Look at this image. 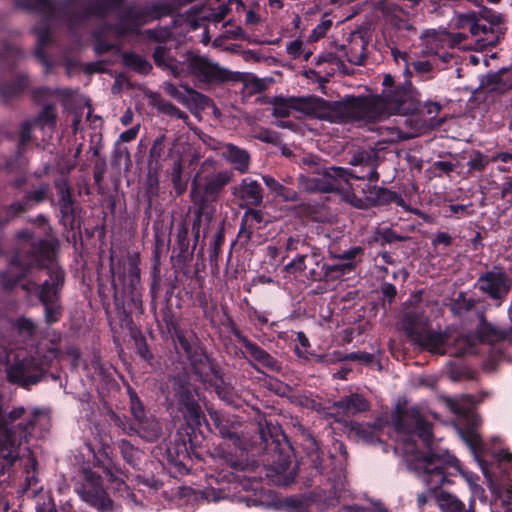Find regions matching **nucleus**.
Wrapping results in <instances>:
<instances>
[{
    "label": "nucleus",
    "mask_w": 512,
    "mask_h": 512,
    "mask_svg": "<svg viewBox=\"0 0 512 512\" xmlns=\"http://www.w3.org/2000/svg\"><path fill=\"white\" fill-rule=\"evenodd\" d=\"M261 460L272 472L284 475L283 484L294 483L297 470L309 476L321 475L325 470V453L314 435L302 428L300 450H296L278 425L266 422L259 425Z\"/></svg>",
    "instance_id": "f257e3e1"
},
{
    "label": "nucleus",
    "mask_w": 512,
    "mask_h": 512,
    "mask_svg": "<svg viewBox=\"0 0 512 512\" xmlns=\"http://www.w3.org/2000/svg\"><path fill=\"white\" fill-rule=\"evenodd\" d=\"M59 238L34 240V269L44 278L34 282V297L42 307L43 321L47 326L59 323L65 312L62 301L67 274L60 263Z\"/></svg>",
    "instance_id": "f03ea898"
},
{
    "label": "nucleus",
    "mask_w": 512,
    "mask_h": 512,
    "mask_svg": "<svg viewBox=\"0 0 512 512\" xmlns=\"http://www.w3.org/2000/svg\"><path fill=\"white\" fill-rule=\"evenodd\" d=\"M379 97L349 96L341 101H328L320 97L275 98L273 115L289 117L291 109L331 123L358 122L359 119H373L377 115Z\"/></svg>",
    "instance_id": "7ed1b4c3"
},
{
    "label": "nucleus",
    "mask_w": 512,
    "mask_h": 512,
    "mask_svg": "<svg viewBox=\"0 0 512 512\" xmlns=\"http://www.w3.org/2000/svg\"><path fill=\"white\" fill-rule=\"evenodd\" d=\"M380 94L367 95L366 97H379L381 99L376 110L377 115L373 119H359L358 122L375 123L393 115L412 116L426 114L436 116L442 106L437 101H421L420 91L412 84L411 80L396 82L391 74H385L382 80Z\"/></svg>",
    "instance_id": "20e7f679"
},
{
    "label": "nucleus",
    "mask_w": 512,
    "mask_h": 512,
    "mask_svg": "<svg viewBox=\"0 0 512 512\" xmlns=\"http://www.w3.org/2000/svg\"><path fill=\"white\" fill-rule=\"evenodd\" d=\"M212 424L224 440L213 448L210 455L219 462L222 469L231 468L236 471L244 469L243 440L239 434L241 423L218 412L209 414Z\"/></svg>",
    "instance_id": "39448f33"
},
{
    "label": "nucleus",
    "mask_w": 512,
    "mask_h": 512,
    "mask_svg": "<svg viewBox=\"0 0 512 512\" xmlns=\"http://www.w3.org/2000/svg\"><path fill=\"white\" fill-rule=\"evenodd\" d=\"M459 24L462 28H468L475 37L476 50L495 47L507 30L504 15L485 6H481L477 13L460 15Z\"/></svg>",
    "instance_id": "423d86ee"
},
{
    "label": "nucleus",
    "mask_w": 512,
    "mask_h": 512,
    "mask_svg": "<svg viewBox=\"0 0 512 512\" xmlns=\"http://www.w3.org/2000/svg\"><path fill=\"white\" fill-rule=\"evenodd\" d=\"M188 3L184 0H172L171 2L152 3L143 7L128 6L120 14L119 21L109 25V29L120 37L138 33L141 26L153 20L171 16Z\"/></svg>",
    "instance_id": "0eeeda50"
},
{
    "label": "nucleus",
    "mask_w": 512,
    "mask_h": 512,
    "mask_svg": "<svg viewBox=\"0 0 512 512\" xmlns=\"http://www.w3.org/2000/svg\"><path fill=\"white\" fill-rule=\"evenodd\" d=\"M172 340L179 359L185 360L197 377H207V371L217 361L211 358L197 334L179 326L173 327Z\"/></svg>",
    "instance_id": "6e6552de"
},
{
    "label": "nucleus",
    "mask_w": 512,
    "mask_h": 512,
    "mask_svg": "<svg viewBox=\"0 0 512 512\" xmlns=\"http://www.w3.org/2000/svg\"><path fill=\"white\" fill-rule=\"evenodd\" d=\"M109 273L111 287L115 304L118 306L124 302L125 297H130L133 302L138 301L140 288V268L137 257H129L128 272L126 273V262L122 257H117L114 251L110 250Z\"/></svg>",
    "instance_id": "1a4fd4ad"
},
{
    "label": "nucleus",
    "mask_w": 512,
    "mask_h": 512,
    "mask_svg": "<svg viewBox=\"0 0 512 512\" xmlns=\"http://www.w3.org/2000/svg\"><path fill=\"white\" fill-rule=\"evenodd\" d=\"M441 466H433L425 473L418 474L422 482H425L435 497V502L442 512H475V501L472 499L467 508L456 495L447 490L448 475L438 470Z\"/></svg>",
    "instance_id": "9d476101"
},
{
    "label": "nucleus",
    "mask_w": 512,
    "mask_h": 512,
    "mask_svg": "<svg viewBox=\"0 0 512 512\" xmlns=\"http://www.w3.org/2000/svg\"><path fill=\"white\" fill-rule=\"evenodd\" d=\"M433 466H441L437 471L443 474L450 473L447 477V487L454 483L452 477L457 475H462L469 484H474L479 479L473 472L464 470L460 461L448 450L430 449L429 452L422 453L414 463L417 474L425 473Z\"/></svg>",
    "instance_id": "9b49d317"
},
{
    "label": "nucleus",
    "mask_w": 512,
    "mask_h": 512,
    "mask_svg": "<svg viewBox=\"0 0 512 512\" xmlns=\"http://www.w3.org/2000/svg\"><path fill=\"white\" fill-rule=\"evenodd\" d=\"M233 173L230 170H221L201 178L202 183L197 179L192 181L191 199L196 208L205 210L217 202L225 186L232 180Z\"/></svg>",
    "instance_id": "f8f14e48"
},
{
    "label": "nucleus",
    "mask_w": 512,
    "mask_h": 512,
    "mask_svg": "<svg viewBox=\"0 0 512 512\" xmlns=\"http://www.w3.org/2000/svg\"><path fill=\"white\" fill-rule=\"evenodd\" d=\"M347 163L350 167L345 168L344 176L349 184V188L353 189L350 184L351 179L367 180V183H376L379 180L380 175L377 168L380 158L375 149L358 148L349 152Z\"/></svg>",
    "instance_id": "ddd939ff"
},
{
    "label": "nucleus",
    "mask_w": 512,
    "mask_h": 512,
    "mask_svg": "<svg viewBox=\"0 0 512 512\" xmlns=\"http://www.w3.org/2000/svg\"><path fill=\"white\" fill-rule=\"evenodd\" d=\"M474 288L496 306H500L512 289V278L502 266L495 265L480 274Z\"/></svg>",
    "instance_id": "4468645a"
},
{
    "label": "nucleus",
    "mask_w": 512,
    "mask_h": 512,
    "mask_svg": "<svg viewBox=\"0 0 512 512\" xmlns=\"http://www.w3.org/2000/svg\"><path fill=\"white\" fill-rule=\"evenodd\" d=\"M187 68L190 75L204 85H220L238 80L236 73L202 55H189Z\"/></svg>",
    "instance_id": "2eb2a0df"
},
{
    "label": "nucleus",
    "mask_w": 512,
    "mask_h": 512,
    "mask_svg": "<svg viewBox=\"0 0 512 512\" xmlns=\"http://www.w3.org/2000/svg\"><path fill=\"white\" fill-rule=\"evenodd\" d=\"M395 430L400 434H405L409 438L417 436L429 452L433 440L432 425L428 422L416 408L403 409L397 407L393 417Z\"/></svg>",
    "instance_id": "dca6fc26"
},
{
    "label": "nucleus",
    "mask_w": 512,
    "mask_h": 512,
    "mask_svg": "<svg viewBox=\"0 0 512 512\" xmlns=\"http://www.w3.org/2000/svg\"><path fill=\"white\" fill-rule=\"evenodd\" d=\"M173 386L180 410L191 425H200L203 411L196 400V389L186 375L173 377Z\"/></svg>",
    "instance_id": "f3484780"
},
{
    "label": "nucleus",
    "mask_w": 512,
    "mask_h": 512,
    "mask_svg": "<svg viewBox=\"0 0 512 512\" xmlns=\"http://www.w3.org/2000/svg\"><path fill=\"white\" fill-rule=\"evenodd\" d=\"M316 176L308 180V189L320 193H341L347 190L349 184L344 176V167H322L314 171Z\"/></svg>",
    "instance_id": "a211bd4d"
},
{
    "label": "nucleus",
    "mask_w": 512,
    "mask_h": 512,
    "mask_svg": "<svg viewBox=\"0 0 512 512\" xmlns=\"http://www.w3.org/2000/svg\"><path fill=\"white\" fill-rule=\"evenodd\" d=\"M230 333L242 344L250 357L269 372L279 373L282 370V363L244 335L233 321L230 324Z\"/></svg>",
    "instance_id": "6ab92c4d"
},
{
    "label": "nucleus",
    "mask_w": 512,
    "mask_h": 512,
    "mask_svg": "<svg viewBox=\"0 0 512 512\" xmlns=\"http://www.w3.org/2000/svg\"><path fill=\"white\" fill-rule=\"evenodd\" d=\"M163 459L176 469L180 474H186L190 471L192 462L188 452V446L182 437V432H178L175 438L165 444Z\"/></svg>",
    "instance_id": "aec40b11"
},
{
    "label": "nucleus",
    "mask_w": 512,
    "mask_h": 512,
    "mask_svg": "<svg viewBox=\"0 0 512 512\" xmlns=\"http://www.w3.org/2000/svg\"><path fill=\"white\" fill-rule=\"evenodd\" d=\"M19 240H24L27 254L22 255L18 252L11 262L7 272L1 274V282L5 288L13 287L25 275L30 268V249L32 247L31 235L28 231H21L17 234Z\"/></svg>",
    "instance_id": "412c9836"
},
{
    "label": "nucleus",
    "mask_w": 512,
    "mask_h": 512,
    "mask_svg": "<svg viewBox=\"0 0 512 512\" xmlns=\"http://www.w3.org/2000/svg\"><path fill=\"white\" fill-rule=\"evenodd\" d=\"M130 404L131 413L136 420L134 427L136 433L148 442L157 440L160 426L156 421L147 419L144 405L134 391L130 392Z\"/></svg>",
    "instance_id": "4be33fe9"
},
{
    "label": "nucleus",
    "mask_w": 512,
    "mask_h": 512,
    "mask_svg": "<svg viewBox=\"0 0 512 512\" xmlns=\"http://www.w3.org/2000/svg\"><path fill=\"white\" fill-rule=\"evenodd\" d=\"M126 0H92L79 13L69 16V22L74 25L91 18L105 19L109 14L119 11Z\"/></svg>",
    "instance_id": "5701e85b"
},
{
    "label": "nucleus",
    "mask_w": 512,
    "mask_h": 512,
    "mask_svg": "<svg viewBox=\"0 0 512 512\" xmlns=\"http://www.w3.org/2000/svg\"><path fill=\"white\" fill-rule=\"evenodd\" d=\"M372 184L373 183H366L364 187L361 188L367 205L377 207L387 206L394 203L399 207H405L406 202L401 194L388 188Z\"/></svg>",
    "instance_id": "b1692460"
},
{
    "label": "nucleus",
    "mask_w": 512,
    "mask_h": 512,
    "mask_svg": "<svg viewBox=\"0 0 512 512\" xmlns=\"http://www.w3.org/2000/svg\"><path fill=\"white\" fill-rule=\"evenodd\" d=\"M232 194L241 200L240 208L260 206L263 202V188L251 178L242 179L240 184L232 188Z\"/></svg>",
    "instance_id": "393cba45"
},
{
    "label": "nucleus",
    "mask_w": 512,
    "mask_h": 512,
    "mask_svg": "<svg viewBox=\"0 0 512 512\" xmlns=\"http://www.w3.org/2000/svg\"><path fill=\"white\" fill-rule=\"evenodd\" d=\"M449 339L450 337L447 332H435L425 329L415 336L412 341L422 350L443 355L446 353Z\"/></svg>",
    "instance_id": "a878e982"
},
{
    "label": "nucleus",
    "mask_w": 512,
    "mask_h": 512,
    "mask_svg": "<svg viewBox=\"0 0 512 512\" xmlns=\"http://www.w3.org/2000/svg\"><path fill=\"white\" fill-rule=\"evenodd\" d=\"M76 3V0H63V1H55V0H44L43 5L45 6L47 12L50 16L59 18L62 20L67 28L71 31L77 30L83 27L88 20H83L81 23L72 25L69 22V16L73 14H77L84 7L82 6L80 9L71 10L70 7Z\"/></svg>",
    "instance_id": "bb28decb"
},
{
    "label": "nucleus",
    "mask_w": 512,
    "mask_h": 512,
    "mask_svg": "<svg viewBox=\"0 0 512 512\" xmlns=\"http://www.w3.org/2000/svg\"><path fill=\"white\" fill-rule=\"evenodd\" d=\"M427 323L428 319L425 316V310L419 305L411 306L403 313V329L411 340L426 329Z\"/></svg>",
    "instance_id": "cd10ccee"
},
{
    "label": "nucleus",
    "mask_w": 512,
    "mask_h": 512,
    "mask_svg": "<svg viewBox=\"0 0 512 512\" xmlns=\"http://www.w3.org/2000/svg\"><path fill=\"white\" fill-rule=\"evenodd\" d=\"M481 87L489 92L504 94L512 90V68L489 72L481 79Z\"/></svg>",
    "instance_id": "c85d7f7f"
},
{
    "label": "nucleus",
    "mask_w": 512,
    "mask_h": 512,
    "mask_svg": "<svg viewBox=\"0 0 512 512\" xmlns=\"http://www.w3.org/2000/svg\"><path fill=\"white\" fill-rule=\"evenodd\" d=\"M198 378L213 387L220 399L227 403L232 402L233 388L225 382L223 371L218 363L212 366L211 371H207V377Z\"/></svg>",
    "instance_id": "c756f323"
},
{
    "label": "nucleus",
    "mask_w": 512,
    "mask_h": 512,
    "mask_svg": "<svg viewBox=\"0 0 512 512\" xmlns=\"http://www.w3.org/2000/svg\"><path fill=\"white\" fill-rule=\"evenodd\" d=\"M254 206L245 207L246 210L241 217L240 228L237 238L243 245H247L253 236L256 224L264 221V214L261 210L254 209Z\"/></svg>",
    "instance_id": "7c9ffc66"
},
{
    "label": "nucleus",
    "mask_w": 512,
    "mask_h": 512,
    "mask_svg": "<svg viewBox=\"0 0 512 512\" xmlns=\"http://www.w3.org/2000/svg\"><path fill=\"white\" fill-rule=\"evenodd\" d=\"M338 411L346 415H356L370 410V402L359 393H351L341 397L334 403Z\"/></svg>",
    "instance_id": "2f4dec72"
},
{
    "label": "nucleus",
    "mask_w": 512,
    "mask_h": 512,
    "mask_svg": "<svg viewBox=\"0 0 512 512\" xmlns=\"http://www.w3.org/2000/svg\"><path fill=\"white\" fill-rule=\"evenodd\" d=\"M60 213V224L68 231L79 230L81 227V220L78 215V207L76 199H71L64 202H57Z\"/></svg>",
    "instance_id": "473e14b6"
},
{
    "label": "nucleus",
    "mask_w": 512,
    "mask_h": 512,
    "mask_svg": "<svg viewBox=\"0 0 512 512\" xmlns=\"http://www.w3.org/2000/svg\"><path fill=\"white\" fill-rule=\"evenodd\" d=\"M222 156L240 173L248 171L250 166V155L247 150L228 143L223 147Z\"/></svg>",
    "instance_id": "72a5a7b5"
},
{
    "label": "nucleus",
    "mask_w": 512,
    "mask_h": 512,
    "mask_svg": "<svg viewBox=\"0 0 512 512\" xmlns=\"http://www.w3.org/2000/svg\"><path fill=\"white\" fill-rule=\"evenodd\" d=\"M366 45L367 43L361 35H354L349 46H342V49L345 50V55L350 63L363 65L367 58Z\"/></svg>",
    "instance_id": "f704fd0d"
},
{
    "label": "nucleus",
    "mask_w": 512,
    "mask_h": 512,
    "mask_svg": "<svg viewBox=\"0 0 512 512\" xmlns=\"http://www.w3.org/2000/svg\"><path fill=\"white\" fill-rule=\"evenodd\" d=\"M176 245L179 250L177 258L184 263L189 262L193 258L195 250L193 247L190 249L189 227L185 222L179 225Z\"/></svg>",
    "instance_id": "c9c22d12"
},
{
    "label": "nucleus",
    "mask_w": 512,
    "mask_h": 512,
    "mask_svg": "<svg viewBox=\"0 0 512 512\" xmlns=\"http://www.w3.org/2000/svg\"><path fill=\"white\" fill-rule=\"evenodd\" d=\"M116 445L123 460L133 469H139L143 452L127 439H120Z\"/></svg>",
    "instance_id": "e433bc0d"
},
{
    "label": "nucleus",
    "mask_w": 512,
    "mask_h": 512,
    "mask_svg": "<svg viewBox=\"0 0 512 512\" xmlns=\"http://www.w3.org/2000/svg\"><path fill=\"white\" fill-rule=\"evenodd\" d=\"M479 304L480 302L478 300L467 297L465 293L461 292L457 298L453 300L451 311L459 317H463L472 312L478 316V313L481 312L478 309Z\"/></svg>",
    "instance_id": "4c0bfd02"
},
{
    "label": "nucleus",
    "mask_w": 512,
    "mask_h": 512,
    "mask_svg": "<svg viewBox=\"0 0 512 512\" xmlns=\"http://www.w3.org/2000/svg\"><path fill=\"white\" fill-rule=\"evenodd\" d=\"M182 437L187 443L191 461H193L194 458L202 460L204 452L202 442L204 440V436L201 433L197 434L195 429L190 426L185 430V432H182Z\"/></svg>",
    "instance_id": "58836bf2"
},
{
    "label": "nucleus",
    "mask_w": 512,
    "mask_h": 512,
    "mask_svg": "<svg viewBox=\"0 0 512 512\" xmlns=\"http://www.w3.org/2000/svg\"><path fill=\"white\" fill-rule=\"evenodd\" d=\"M357 266V262H343L328 264L325 262L323 282L329 283L340 280L343 276L352 273Z\"/></svg>",
    "instance_id": "ea45409f"
},
{
    "label": "nucleus",
    "mask_w": 512,
    "mask_h": 512,
    "mask_svg": "<svg viewBox=\"0 0 512 512\" xmlns=\"http://www.w3.org/2000/svg\"><path fill=\"white\" fill-rule=\"evenodd\" d=\"M122 63L127 68L141 75H148L153 68L148 60L135 52H124L122 54Z\"/></svg>",
    "instance_id": "a19ab883"
},
{
    "label": "nucleus",
    "mask_w": 512,
    "mask_h": 512,
    "mask_svg": "<svg viewBox=\"0 0 512 512\" xmlns=\"http://www.w3.org/2000/svg\"><path fill=\"white\" fill-rule=\"evenodd\" d=\"M436 69L435 64L430 58L429 60H417L411 61L409 64V71H411V75L405 74L406 79L415 75L419 78L420 81H427L434 78V70Z\"/></svg>",
    "instance_id": "79ce46f5"
},
{
    "label": "nucleus",
    "mask_w": 512,
    "mask_h": 512,
    "mask_svg": "<svg viewBox=\"0 0 512 512\" xmlns=\"http://www.w3.org/2000/svg\"><path fill=\"white\" fill-rule=\"evenodd\" d=\"M57 123V108L53 103H48L43 106L41 111L34 117V128L40 127L41 129L53 130Z\"/></svg>",
    "instance_id": "37998d69"
},
{
    "label": "nucleus",
    "mask_w": 512,
    "mask_h": 512,
    "mask_svg": "<svg viewBox=\"0 0 512 512\" xmlns=\"http://www.w3.org/2000/svg\"><path fill=\"white\" fill-rule=\"evenodd\" d=\"M83 497L100 512L111 511L113 509V501L103 490L84 491Z\"/></svg>",
    "instance_id": "c03bdc74"
},
{
    "label": "nucleus",
    "mask_w": 512,
    "mask_h": 512,
    "mask_svg": "<svg viewBox=\"0 0 512 512\" xmlns=\"http://www.w3.org/2000/svg\"><path fill=\"white\" fill-rule=\"evenodd\" d=\"M225 243V226L224 222L219 223L217 230L210 243L208 254L211 265H217L219 257L222 253V247Z\"/></svg>",
    "instance_id": "a18cd8bd"
},
{
    "label": "nucleus",
    "mask_w": 512,
    "mask_h": 512,
    "mask_svg": "<svg viewBox=\"0 0 512 512\" xmlns=\"http://www.w3.org/2000/svg\"><path fill=\"white\" fill-rule=\"evenodd\" d=\"M51 428L49 411L34 408V438H44Z\"/></svg>",
    "instance_id": "49530a36"
},
{
    "label": "nucleus",
    "mask_w": 512,
    "mask_h": 512,
    "mask_svg": "<svg viewBox=\"0 0 512 512\" xmlns=\"http://www.w3.org/2000/svg\"><path fill=\"white\" fill-rule=\"evenodd\" d=\"M447 373L453 382L473 380L475 378V372L470 369L463 361H451L448 364Z\"/></svg>",
    "instance_id": "de8ad7c7"
},
{
    "label": "nucleus",
    "mask_w": 512,
    "mask_h": 512,
    "mask_svg": "<svg viewBox=\"0 0 512 512\" xmlns=\"http://www.w3.org/2000/svg\"><path fill=\"white\" fill-rule=\"evenodd\" d=\"M408 239V236L400 235L392 228L384 227L376 229L372 237V242L380 246H385L386 244H391L394 242H404Z\"/></svg>",
    "instance_id": "09e8293b"
},
{
    "label": "nucleus",
    "mask_w": 512,
    "mask_h": 512,
    "mask_svg": "<svg viewBox=\"0 0 512 512\" xmlns=\"http://www.w3.org/2000/svg\"><path fill=\"white\" fill-rule=\"evenodd\" d=\"M34 229H37V236L34 235V240H50L58 238L57 233L50 224L49 217L39 214L34 218Z\"/></svg>",
    "instance_id": "8fccbe9b"
},
{
    "label": "nucleus",
    "mask_w": 512,
    "mask_h": 512,
    "mask_svg": "<svg viewBox=\"0 0 512 512\" xmlns=\"http://www.w3.org/2000/svg\"><path fill=\"white\" fill-rule=\"evenodd\" d=\"M307 260L310 261V255L297 254L290 262L284 265L283 271L294 277L303 276L307 270Z\"/></svg>",
    "instance_id": "3c124183"
},
{
    "label": "nucleus",
    "mask_w": 512,
    "mask_h": 512,
    "mask_svg": "<svg viewBox=\"0 0 512 512\" xmlns=\"http://www.w3.org/2000/svg\"><path fill=\"white\" fill-rule=\"evenodd\" d=\"M310 261L314 264V267L308 268L304 273V277L313 282L323 281L325 262L320 258V254L313 251L310 254Z\"/></svg>",
    "instance_id": "603ef678"
},
{
    "label": "nucleus",
    "mask_w": 512,
    "mask_h": 512,
    "mask_svg": "<svg viewBox=\"0 0 512 512\" xmlns=\"http://www.w3.org/2000/svg\"><path fill=\"white\" fill-rule=\"evenodd\" d=\"M58 354V349L52 347L48 349L47 354L43 356V359H41L38 348L34 346V385L40 380V378L36 374L37 367L40 366L41 369H43L44 367H51L53 361L57 358Z\"/></svg>",
    "instance_id": "864d4df0"
},
{
    "label": "nucleus",
    "mask_w": 512,
    "mask_h": 512,
    "mask_svg": "<svg viewBox=\"0 0 512 512\" xmlns=\"http://www.w3.org/2000/svg\"><path fill=\"white\" fill-rule=\"evenodd\" d=\"M429 48L430 56L437 70L445 69V66H439V62L448 65L456 58L454 52L444 49L443 47L439 49L438 43H431Z\"/></svg>",
    "instance_id": "5fc2aeb1"
},
{
    "label": "nucleus",
    "mask_w": 512,
    "mask_h": 512,
    "mask_svg": "<svg viewBox=\"0 0 512 512\" xmlns=\"http://www.w3.org/2000/svg\"><path fill=\"white\" fill-rule=\"evenodd\" d=\"M153 105L158 110L159 113L165 114L167 116L174 117L177 119L188 118L187 114L181 111L172 102L161 99L159 96H157L153 100Z\"/></svg>",
    "instance_id": "6e6d98bb"
},
{
    "label": "nucleus",
    "mask_w": 512,
    "mask_h": 512,
    "mask_svg": "<svg viewBox=\"0 0 512 512\" xmlns=\"http://www.w3.org/2000/svg\"><path fill=\"white\" fill-rule=\"evenodd\" d=\"M159 179L156 175H152L149 173L146 189H145V197L147 198V207L145 209V215L148 219L151 217V209L153 198L158 197L159 194Z\"/></svg>",
    "instance_id": "4d7b16f0"
},
{
    "label": "nucleus",
    "mask_w": 512,
    "mask_h": 512,
    "mask_svg": "<svg viewBox=\"0 0 512 512\" xmlns=\"http://www.w3.org/2000/svg\"><path fill=\"white\" fill-rule=\"evenodd\" d=\"M186 98L188 100V104L185 106L188 107L190 110L192 108L205 110L209 106V103L211 101V99L208 96L198 92L197 90L189 86H187Z\"/></svg>",
    "instance_id": "13d9d810"
},
{
    "label": "nucleus",
    "mask_w": 512,
    "mask_h": 512,
    "mask_svg": "<svg viewBox=\"0 0 512 512\" xmlns=\"http://www.w3.org/2000/svg\"><path fill=\"white\" fill-rule=\"evenodd\" d=\"M53 183L58 196V202H64L71 199H75L73 188L67 177L61 176L55 179Z\"/></svg>",
    "instance_id": "bf43d9fd"
},
{
    "label": "nucleus",
    "mask_w": 512,
    "mask_h": 512,
    "mask_svg": "<svg viewBox=\"0 0 512 512\" xmlns=\"http://www.w3.org/2000/svg\"><path fill=\"white\" fill-rule=\"evenodd\" d=\"M183 166L180 160H176L171 171V182L178 196L182 195L187 189V182L182 179Z\"/></svg>",
    "instance_id": "052dcab7"
},
{
    "label": "nucleus",
    "mask_w": 512,
    "mask_h": 512,
    "mask_svg": "<svg viewBox=\"0 0 512 512\" xmlns=\"http://www.w3.org/2000/svg\"><path fill=\"white\" fill-rule=\"evenodd\" d=\"M490 162H492L491 158L479 150H474L467 162V166L469 171L483 172Z\"/></svg>",
    "instance_id": "680f3d73"
},
{
    "label": "nucleus",
    "mask_w": 512,
    "mask_h": 512,
    "mask_svg": "<svg viewBox=\"0 0 512 512\" xmlns=\"http://www.w3.org/2000/svg\"><path fill=\"white\" fill-rule=\"evenodd\" d=\"M463 440L468 445L472 453L477 456V454L482 453L484 450V443L478 433L473 430H470L466 433L462 434Z\"/></svg>",
    "instance_id": "e2e57ef3"
},
{
    "label": "nucleus",
    "mask_w": 512,
    "mask_h": 512,
    "mask_svg": "<svg viewBox=\"0 0 512 512\" xmlns=\"http://www.w3.org/2000/svg\"><path fill=\"white\" fill-rule=\"evenodd\" d=\"M34 499H36V512H57L51 495H41L34 489Z\"/></svg>",
    "instance_id": "0e129e2a"
},
{
    "label": "nucleus",
    "mask_w": 512,
    "mask_h": 512,
    "mask_svg": "<svg viewBox=\"0 0 512 512\" xmlns=\"http://www.w3.org/2000/svg\"><path fill=\"white\" fill-rule=\"evenodd\" d=\"M8 379L13 383H20L24 387H28L30 384L22 364L13 365L9 368Z\"/></svg>",
    "instance_id": "69168bd1"
},
{
    "label": "nucleus",
    "mask_w": 512,
    "mask_h": 512,
    "mask_svg": "<svg viewBox=\"0 0 512 512\" xmlns=\"http://www.w3.org/2000/svg\"><path fill=\"white\" fill-rule=\"evenodd\" d=\"M93 38L95 41L93 49L96 55H104L116 47L115 44L107 41L101 32H95Z\"/></svg>",
    "instance_id": "338daca9"
},
{
    "label": "nucleus",
    "mask_w": 512,
    "mask_h": 512,
    "mask_svg": "<svg viewBox=\"0 0 512 512\" xmlns=\"http://www.w3.org/2000/svg\"><path fill=\"white\" fill-rule=\"evenodd\" d=\"M264 184L272 191L275 192L278 196H282L286 199H289L290 190L279 183L274 177L270 175H264L262 177Z\"/></svg>",
    "instance_id": "774afa93"
}]
</instances>
